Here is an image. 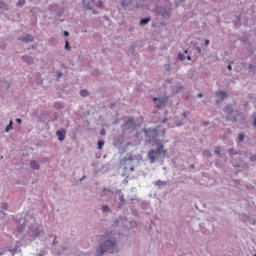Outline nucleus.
<instances>
[{"label": "nucleus", "mask_w": 256, "mask_h": 256, "mask_svg": "<svg viewBox=\"0 0 256 256\" xmlns=\"http://www.w3.org/2000/svg\"><path fill=\"white\" fill-rule=\"evenodd\" d=\"M105 253H119V244H117V240L115 238L106 236L101 239L98 244V248L96 249V255L103 256Z\"/></svg>", "instance_id": "obj_1"}, {"label": "nucleus", "mask_w": 256, "mask_h": 256, "mask_svg": "<svg viewBox=\"0 0 256 256\" xmlns=\"http://www.w3.org/2000/svg\"><path fill=\"white\" fill-rule=\"evenodd\" d=\"M142 131L146 138L145 145H153V141H155L157 137H165V128H161V126L144 128Z\"/></svg>", "instance_id": "obj_2"}, {"label": "nucleus", "mask_w": 256, "mask_h": 256, "mask_svg": "<svg viewBox=\"0 0 256 256\" xmlns=\"http://www.w3.org/2000/svg\"><path fill=\"white\" fill-rule=\"evenodd\" d=\"M167 157V149L165 146H159L156 149H151L148 151L147 159L150 165H153L159 159H165Z\"/></svg>", "instance_id": "obj_3"}, {"label": "nucleus", "mask_w": 256, "mask_h": 256, "mask_svg": "<svg viewBox=\"0 0 256 256\" xmlns=\"http://www.w3.org/2000/svg\"><path fill=\"white\" fill-rule=\"evenodd\" d=\"M28 235L31 239L35 240L37 237H45V230L43 229V226L33 224L28 228Z\"/></svg>", "instance_id": "obj_4"}, {"label": "nucleus", "mask_w": 256, "mask_h": 256, "mask_svg": "<svg viewBox=\"0 0 256 256\" xmlns=\"http://www.w3.org/2000/svg\"><path fill=\"white\" fill-rule=\"evenodd\" d=\"M115 203L117 204V209H123L127 205V200H125V195L121 190L116 191V196L114 198Z\"/></svg>", "instance_id": "obj_5"}, {"label": "nucleus", "mask_w": 256, "mask_h": 256, "mask_svg": "<svg viewBox=\"0 0 256 256\" xmlns=\"http://www.w3.org/2000/svg\"><path fill=\"white\" fill-rule=\"evenodd\" d=\"M156 11H157L158 15L163 17V19H169L170 15H171V8L166 7V6H158L156 8Z\"/></svg>", "instance_id": "obj_6"}, {"label": "nucleus", "mask_w": 256, "mask_h": 256, "mask_svg": "<svg viewBox=\"0 0 256 256\" xmlns=\"http://www.w3.org/2000/svg\"><path fill=\"white\" fill-rule=\"evenodd\" d=\"M132 161H135V157H125L122 160H120V167L124 169V171H127V169H129V166H131Z\"/></svg>", "instance_id": "obj_7"}, {"label": "nucleus", "mask_w": 256, "mask_h": 256, "mask_svg": "<svg viewBox=\"0 0 256 256\" xmlns=\"http://www.w3.org/2000/svg\"><path fill=\"white\" fill-rule=\"evenodd\" d=\"M18 41H22V43H33L35 41V37L31 34H26L25 36L18 37Z\"/></svg>", "instance_id": "obj_8"}, {"label": "nucleus", "mask_w": 256, "mask_h": 256, "mask_svg": "<svg viewBox=\"0 0 256 256\" xmlns=\"http://www.w3.org/2000/svg\"><path fill=\"white\" fill-rule=\"evenodd\" d=\"M153 101L158 107H165L167 105V98H154Z\"/></svg>", "instance_id": "obj_9"}, {"label": "nucleus", "mask_w": 256, "mask_h": 256, "mask_svg": "<svg viewBox=\"0 0 256 256\" xmlns=\"http://www.w3.org/2000/svg\"><path fill=\"white\" fill-rule=\"evenodd\" d=\"M56 135L58 136V141H65V137L67 135V130L60 129L56 131Z\"/></svg>", "instance_id": "obj_10"}, {"label": "nucleus", "mask_w": 256, "mask_h": 256, "mask_svg": "<svg viewBox=\"0 0 256 256\" xmlns=\"http://www.w3.org/2000/svg\"><path fill=\"white\" fill-rule=\"evenodd\" d=\"M82 5L85 11L93 10V2L89 0H82Z\"/></svg>", "instance_id": "obj_11"}, {"label": "nucleus", "mask_w": 256, "mask_h": 256, "mask_svg": "<svg viewBox=\"0 0 256 256\" xmlns=\"http://www.w3.org/2000/svg\"><path fill=\"white\" fill-rule=\"evenodd\" d=\"M21 59H22L23 63H27V65L35 64V60L31 56L23 55V56H21Z\"/></svg>", "instance_id": "obj_12"}, {"label": "nucleus", "mask_w": 256, "mask_h": 256, "mask_svg": "<svg viewBox=\"0 0 256 256\" xmlns=\"http://www.w3.org/2000/svg\"><path fill=\"white\" fill-rule=\"evenodd\" d=\"M100 211H102V213L104 215H109V213H112L113 211L111 210V207L107 204H103L101 207H100Z\"/></svg>", "instance_id": "obj_13"}, {"label": "nucleus", "mask_w": 256, "mask_h": 256, "mask_svg": "<svg viewBox=\"0 0 256 256\" xmlns=\"http://www.w3.org/2000/svg\"><path fill=\"white\" fill-rule=\"evenodd\" d=\"M182 89H183V85L176 84V85L172 86L171 93H172V95H177V93H180Z\"/></svg>", "instance_id": "obj_14"}, {"label": "nucleus", "mask_w": 256, "mask_h": 256, "mask_svg": "<svg viewBox=\"0 0 256 256\" xmlns=\"http://www.w3.org/2000/svg\"><path fill=\"white\" fill-rule=\"evenodd\" d=\"M30 168L33 169L34 171H39V169H41V166L39 165V162L32 160L30 162Z\"/></svg>", "instance_id": "obj_15"}, {"label": "nucleus", "mask_w": 256, "mask_h": 256, "mask_svg": "<svg viewBox=\"0 0 256 256\" xmlns=\"http://www.w3.org/2000/svg\"><path fill=\"white\" fill-rule=\"evenodd\" d=\"M9 4L5 3L3 0H0V11H9Z\"/></svg>", "instance_id": "obj_16"}, {"label": "nucleus", "mask_w": 256, "mask_h": 256, "mask_svg": "<svg viewBox=\"0 0 256 256\" xmlns=\"http://www.w3.org/2000/svg\"><path fill=\"white\" fill-rule=\"evenodd\" d=\"M139 206L141 207V209H143L144 211H147V209H149V202L142 200L139 201Z\"/></svg>", "instance_id": "obj_17"}, {"label": "nucleus", "mask_w": 256, "mask_h": 256, "mask_svg": "<svg viewBox=\"0 0 256 256\" xmlns=\"http://www.w3.org/2000/svg\"><path fill=\"white\" fill-rule=\"evenodd\" d=\"M227 121H232V123H237V121H239V114H235V115H231L228 116Z\"/></svg>", "instance_id": "obj_18"}, {"label": "nucleus", "mask_w": 256, "mask_h": 256, "mask_svg": "<svg viewBox=\"0 0 256 256\" xmlns=\"http://www.w3.org/2000/svg\"><path fill=\"white\" fill-rule=\"evenodd\" d=\"M156 187H167V181L156 180L153 182Z\"/></svg>", "instance_id": "obj_19"}, {"label": "nucleus", "mask_w": 256, "mask_h": 256, "mask_svg": "<svg viewBox=\"0 0 256 256\" xmlns=\"http://www.w3.org/2000/svg\"><path fill=\"white\" fill-rule=\"evenodd\" d=\"M102 197H113V192L111 189L103 188Z\"/></svg>", "instance_id": "obj_20"}, {"label": "nucleus", "mask_w": 256, "mask_h": 256, "mask_svg": "<svg viewBox=\"0 0 256 256\" xmlns=\"http://www.w3.org/2000/svg\"><path fill=\"white\" fill-rule=\"evenodd\" d=\"M233 106L232 105H228L224 108V112L227 113V115H233Z\"/></svg>", "instance_id": "obj_21"}, {"label": "nucleus", "mask_w": 256, "mask_h": 256, "mask_svg": "<svg viewBox=\"0 0 256 256\" xmlns=\"http://www.w3.org/2000/svg\"><path fill=\"white\" fill-rule=\"evenodd\" d=\"M54 109H65V104L63 102H55Z\"/></svg>", "instance_id": "obj_22"}, {"label": "nucleus", "mask_w": 256, "mask_h": 256, "mask_svg": "<svg viewBox=\"0 0 256 256\" xmlns=\"http://www.w3.org/2000/svg\"><path fill=\"white\" fill-rule=\"evenodd\" d=\"M125 125H126V127H128L129 129H131L132 127L135 126V122L133 121V119H128V120L125 122Z\"/></svg>", "instance_id": "obj_23"}, {"label": "nucleus", "mask_w": 256, "mask_h": 256, "mask_svg": "<svg viewBox=\"0 0 256 256\" xmlns=\"http://www.w3.org/2000/svg\"><path fill=\"white\" fill-rule=\"evenodd\" d=\"M13 129V120L9 121V124L5 128V133H9Z\"/></svg>", "instance_id": "obj_24"}, {"label": "nucleus", "mask_w": 256, "mask_h": 256, "mask_svg": "<svg viewBox=\"0 0 256 256\" xmlns=\"http://www.w3.org/2000/svg\"><path fill=\"white\" fill-rule=\"evenodd\" d=\"M152 143H153L154 145H156L157 147H164V146H163V143L161 142L160 139L154 138V140L152 141Z\"/></svg>", "instance_id": "obj_25"}, {"label": "nucleus", "mask_w": 256, "mask_h": 256, "mask_svg": "<svg viewBox=\"0 0 256 256\" xmlns=\"http://www.w3.org/2000/svg\"><path fill=\"white\" fill-rule=\"evenodd\" d=\"M151 21V17L142 18L140 20V25H147Z\"/></svg>", "instance_id": "obj_26"}, {"label": "nucleus", "mask_w": 256, "mask_h": 256, "mask_svg": "<svg viewBox=\"0 0 256 256\" xmlns=\"http://www.w3.org/2000/svg\"><path fill=\"white\" fill-rule=\"evenodd\" d=\"M17 229L20 231V233H23V230L25 229V220H23V222L20 220V225L17 227Z\"/></svg>", "instance_id": "obj_27"}, {"label": "nucleus", "mask_w": 256, "mask_h": 256, "mask_svg": "<svg viewBox=\"0 0 256 256\" xmlns=\"http://www.w3.org/2000/svg\"><path fill=\"white\" fill-rule=\"evenodd\" d=\"M10 253H12V255H17V253H21V250L19 247L15 246L14 248L10 249Z\"/></svg>", "instance_id": "obj_28"}, {"label": "nucleus", "mask_w": 256, "mask_h": 256, "mask_svg": "<svg viewBox=\"0 0 256 256\" xmlns=\"http://www.w3.org/2000/svg\"><path fill=\"white\" fill-rule=\"evenodd\" d=\"M228 153L231 157H233V155H238V152L236 151L235 148L228 149Z\"/></svg>", "instance_id": "obj_29"}, {"label": "nucleus", "mask_w": 256, "mask_h": 256, "mask_svg": "<svg viewBox=\"0 0 256 256\" xmlns=\"http://www.w3.org/2000/svg\"><path fill=\"white\" fill-rule=\"evenodd\" d=\"M214 155H217V157H221V147L217 146L215 148Z\"/></svg>", "instance_id": "obj_30"}, {"label": "nucleus", "mask_w": 256, "mask_h": 256, "mask_svg": "<svg viewBox=\"0 0 256 256\" xmlns=\"http://www.w3.org/2000/svg\"><path fill=\"white\" fill-rule=\"evenodd\" d=\"M0 207L4 210L7 211V209H9V204H7L6 202H2L0 204Z\"/></svg>", "instance_id": "obj_31"}, {"label": "nucleus", "mask_w": 256, "mask_h": 256, "mask_svg": "<svg viewBox=\"0 0 256 256\" xmlns=\"http://www.w3.org/2000/svg\"><path fill=\"white\" fill-rule=\"evenodd\" d=\"M97 145H98V149H103L104 145H105V141L103 140H99L97 142Z\"/></svg>", "instance_id": "obj_32"}, {"label": "nucleus", "mask_w": 256, "mask_h": 256, "mask_svg": "<svg viewBox=\"0 0 256 256\" xmlns=\"http://www.w3.org/2000/svg\"><path fill=\"white\" fill-rule=\"evenodd\" d=\"M217 95H221L222 99H225V97H227V92L223 91V90H220Z\"/></svg>", "instance_id": "obj_33"}, {"label": "nucleus", "mask_w": 256, "mask_h": 256, "mask_svg": "<svg viewBox=\"0 0 256 256\" xmlns=\"http://www.w3.org/2000/svg\"><path fill=\"white\" fill-rule=\"evenodd\" d=\"M64 49H66V51H71V45L69 44V40L65 41Z\"/></svg>", "instance_id": "obj_34"}, {"label": "nucleus", "mask_w": 256, "mask_h": 256, "mask_svg": "<svg viewBox=\"0 0 256 256\" xmlns=\"http://www.w3.org/2000/svg\"><path fill=\"white\" fill-rule=\"evenodd\" d=\"M203 154H204L205 157H209V158L213 157V154L209 150H204Z\"/></svg>", "instance_id": "obj_35"}, {"label": "nucleus", "mask_w": 256, "mask_h": 256, "mask_svg": "<svg viewBox=\"0 0 256 256\" xmlns=\"http://www.w3.org/2000/svg\"><path fill=\"white\" fill-rule=\"evenodd\" d=\"M238 140L240 143H242V141H245V134L243 133L238 134Z\"/></svg>", "instance_id": "obj_36"}, {"label": "nucleus", "mask_w": 256, "mask_h": 256, "mask_svg": "<svg viewBox=\"0 0 256 256\" xmlns=\"http://www.w3.org/2000/svg\"><path fill=\"white\" fill-rule=\"evenodd\" d=\"M80 95H81V97H87V95H89V92L84 89V90L80 91Z\"/></svg>", "instance_id": "obj_37"}, {"label": "nucleus", "mask_w": 256, "mask_h": 256, "mask_svg": "<svg viewBox=\"0 0 256 256\" xmlns=\"http://www.w3.org/2000/svg\"><path fill=\"white\" fill-rule=\"evenodd\" d=\"M233 63H234L233 60H230V61H229V64L227 65L228 71H233V66H231V65H233Z\"/></svg>", "instance_id": "obj_38"}, {"label": "nucleus", "mask_w": 256, "mask_h": 256, "mask_svg": "<svg viewBox=\"0 0 256 256\" xmlns=\"http://www.w3.org/2000/svg\"><path fill=\"white\" fill-rule=\"evenodd\" d=\"M96 7H98V9H102V7H103V2H102L101 0H98V1L96 2Z\"/></svg>", "instance_id": "obj_39"}, {"label": "nucleus", "mask_w": 256, "mask_h": 256, "mask_svg": "<svg viewBox=\"0 0 256 256\" xmlns=\"http://www.w3.org/2000/svg\"><path fill=\"white\" fill-rule=\"evenodd\" d=\"M16 5L17 7H23V5H25V0H18Z\"/></svg>", "instance_id": "obj_40"}, {"label": "nucleus", "mask_w": 256, "mask_h": 256, "mask_svg": "<svg viewBox=\"0 0 256 256\" xmlns=\"http://www.w3.org/2000/svg\"><path fill=\"white\" fill-rule=\"evenodd\" d=\"M121 5H122V7H128V6H129V1H127V0H122V1H121Z\"/></svg>", "instance_id": "obj_41"}, {"label": "nucleus", "mask_w": 256, "mask_h": 256, "mask_svg": "<svg viewBox=\"0 0 256 256\" xmlns=\"http://www.w3.org/2000/svg\"><path fill=\"white\" fill-rule=\"evenodd\" d=\"M178 61H185V56L181 53H178Z\"/></svg>", "instance_id": "obj_42"}, {"label": "nucleus", "mask_w": 256, "mask_h": 256, "mask_svg": "<svg viewBox=\"0 0 256 256\" xmlns=\"http://www.w3.org/2000/svg\"><path fill=\"white\" fill-rule=\"evenodd\" d=\"M249 161H251L252 163H255V161H256V154L255 155H251L249 157Z\"/></svg>", "instance_id": "obj_43"}, {"label": "nucleus", "mask_w": 256, "mask_h": 256, "mask_svg": "<svg viewBox=\"0 0 256 256\" xmlns=\"http://www.w3.org/2000/svg\"><path fill=\"white\" fill-rule=\"evenodd\" d=\"M56 77H57V79H61V77H63V72L58 71V72L56 73Z\"/></svg>", "instance_id": "obj_44"}, {"label": "nucleus", "mask_w": 256, "mask_h": 256, "mask_svg": "<svg viewBox=\"0 0 256 256\" xmlns=\"http://www.w3.org/2000/svg\"><path fill=\"white\" fill-rule=\"evenodd\" d=\"M58 119H59V114L54 113V118L52 119V121H58Z\"/></svg>", "instance_id": "obj_45"}, {"label": "nucleus", "mask_w": 256, "mask_h": 256, "mask_svg": "<svg viewBox=\"0 0 256 256\" xmlns=\"http://www.w3.org/2000/svg\"><path fill=\"white\" fill-rule=\"evenodd\" d=\"M129 49H130L131 53H133V51H135V44H132Z\"/></svg>", "instance_id": "obj_46"}, {"label": "nucleus", "mask_w": 256, "mask_h": 256, "mask_svg": "<svg viewBox=\"0 0 256 256\" xmlns=\"http://www.w3.org/2000/svg\"><path fill=\"white\" fill-rule=\"evenodd\" d=\"M92 13L93 15H99V11H97L96 9L92 8Z\"/></svg>", "instance_id": "obj_47"}, {"label": "nucleus", "mask_w": 256, "mask_h": 256, "mask_svg": "<svg viewBox=\"0 0 256 256\" xmlns=\"http://www.w3.org/2000/svg\"><path fill=\"white\" fill-rule=\"evenodd\" d=\"M195 49L197 50V53H199V55H201V47L196 46Z\"/></svg>", "instance_id": "obj_48"}, {"label": "nucleus", "mask_w": 256, "mask_h": 256, "mask_svg": "<svg viewBox=\"0 0 256 256\" xmlns=\"http://www.w3.org/2000/svg\"><path fill=\"white\" fill-rule=\"evenodd\" d=\"M241 183V179L234 180V185H239Z\"/></svg>", "instance_id": "obj_49"}, {"label": "nucleus", "mask_w": 256, "mask_h": 256, "mask_svg": "<svg viewBox=\"0 0 256 256\" xmlns=\"http://www.w3.org/2000/svg\"><path fill=\"white\" fill-rule=\"evenodd\" d=\"M100 133H101L102 135H106V134H107V131L105 130V128H103V129L100 131Z\"/></svg>", "instance_id": "obj_50"}, {"label": "nucleus", "mask_w": 256, "mask_h": 256, "mask_svg": "<svg viewBox=\"0 0 256 256\" xmlns=\"http://www.w3.org/2000/svg\"><path fill=\"white\" fill-rule=\"evenodd\" d=\"M16 123L21 124V123H23V120L21 118H17Z\"/></svg>", "instance_id": "obj_51"}, {"label": "nucleus", "mask_w": 256, "mask_h": 256, "mask_svg": "<svg viewBox=\"0 0 256 256\" xmlns=\"http://www.w3.org/2000/svg\"><path fill=\"white\" fill-rule=\"evenodd\" d=\"M129 169H130L131 172L135 171V167H133V164L130 165Z\"/></svg>", "instance_id": "obj_52"}, {"label": "nucleus", "mask_w": 256, "mask_h": 256, "mask_svg": "<svg viewBox=\"0 0 256 256\" xmlns=\"http://www.w3.org/2000/svg\"><path fill=\"white\" fill-rule=\"evenodd\" d=\"M64 37H69V31H64Z\"/></svg>", "instance_id": "obj_53"}, {"label": "nucleus", "mask_w": 256, "mask_h": 256, "mask_svg": "<svg viewBox=\"0 0 256 256\" xmlns=\"http://www.w3.org/2000/svg\"><path fill=\"white\" fill-rule=\"evenodd\" d=\"M57 242V236L54 237V240H53V245H56Z\"/></svg>", "instance_id": "obj_54"}, {"label": "nucleus", "mask_w": 256, "mask_h": 256, "mask_svg": "<svg viewBox=\"0 0 256 256\" xmlns=\"http://www.w3.org/2000/svg\"><path fill=\"white\" fill-rule=\"evenodd\" d=\"M167 121H169V119H168V118H164V119L161 121V123H166Z\"/></svg>", "instance_id": "obj_55"}, {"label": "nucleus", "mask_w": 256, "mask_h": 256, "mask_svg": "<svg viewBox=\"0 0 256 256\" xmlns=\"http://www.w3.org/2000/svg\"><path fill=\"white\" fill-rule=\"evenodd\" d=\"M165 68L167 69V71H171V68H169V64H166Z\"/></svg>", "instance_id": "obj_56"}, {"label": "nucleus", "mask_w": 256, "mask_h": 256, "mask_svg": "<svg viewBox=\"0 0 256 256\" xmlns=\"http://www.w3.org/2000/svg\"><path fill=\"white\" fill-rule=\"evenodd\" d=\"M209 43H210L209 39H206L205 40V45L207 46V45H209Z\"/></svg>", "instance_id": "obj_57"}, {"label": "nucleus", "mask_w": 256, "mask_h": 256, "mask_svg": "<svg viewBox=\"0 0 256 256\" xmlns=\"http://www.w3.org/2000/svg\"><path fill=\"white\" fill-rule=\"evenodd\" d=\"M197 97H199V99H201V97H203V93H198Z\"/></svg>", "instance_id": "obj_58"}, {"label": "nucleus", "mask_w": 256, "mask_h": 256, "mask_svg": "<svg viewBox=\"0 0 256 256\" xmlns=\"http://www.w3.org/2000/svg\"><path fill=\"white\" fill-rule=\"evenodd\" d=\"M184 119H187V112H183Z\"/></svg>", "instance_id": "obj_59"}, {"label": "nucleus", "mask_w": 256, "mask_h": 256, "mask_svg": "<svg viewBox=\"0 0 256 256\" xmlns=\"http://www.w3.org/2000/svg\"><path fill=\"white\" fill-rule=\"evenodd\" d=\"M186 59H187L188 61H191L192 57H191L190 55H188V56L186 57Z\"/></svg>", "instance_id": "obj_60"}, {"label": "nucleus", "mask_w": 256, "mask_h": 256, "mask_svg": "<svg viewBox=\"0 0 256 256\" xmlns=\"http://www.w3.org/2000/svg\"><path fill=\"white\" fill-rule=\"evenodd\" d=\"M30 49H37V46L32 45V46L30 47Z\"/></svg>", "instance_id": "obj_61"}, {"label": "nucleus", "mask_w": 256, "mask_h": 256, "mask_svg": "<svg viewBox=\"0 0 256 256\" xmlns=\"http://www.w3.org/2000/svg\"><path fill=\"white\" fill-rule=\"evenodd\" d=\"M248 69H253V64H249Z\"/></svg>", "instance_id": "obj_62"}, {"label": "nucleus", "mask_w": 256, "mask_h": 256, "mask_svg": "<svg viewBox=\"0 0 256 256\" xmlns=\"http://www.w3.org/2000/svg\"><path fill=\"white\" fill-rule=\"evenodd\" d=\"M7 85V89H9V83L8 82H4Z\"/></svg>", "instance_id": "obj_63"}, {"label": "nucleus", "mask_w": 256, "mask_h": 256, "mask_svg": "<svg viewBox=\"0 0 256 256\" xmlns=\"http://www.w3.org/2000/svg\"><path fill=\"white\" fill-rule=\"evenodd\" d=\"M37 256H44V254H37Z\"/></svg>", "instance_id": "obj_64"}]
</instances>
